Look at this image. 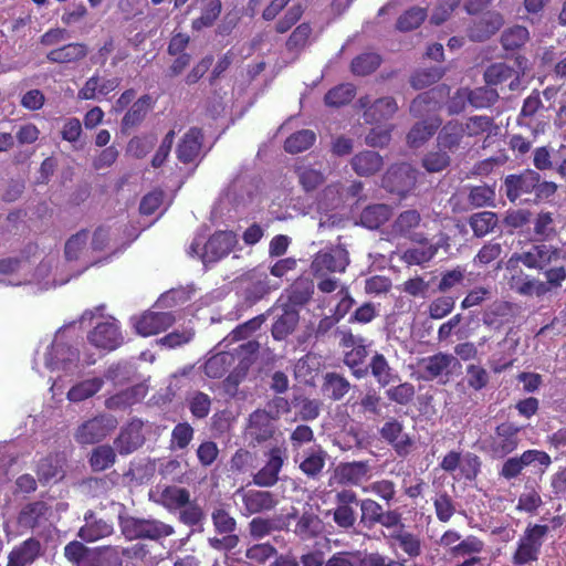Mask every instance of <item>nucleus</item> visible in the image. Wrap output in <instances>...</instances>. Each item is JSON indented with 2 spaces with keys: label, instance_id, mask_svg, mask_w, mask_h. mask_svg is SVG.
Masks as SVG:
<instances>
[{
  "label": "nucleus",
  "instance_id": "obj_1",
  "mask_svg": "<svg viewBox=\"0 0 566 566\" xmlns=\"http://www.w3.org/2000/svg\"><path fill=\"white\" fill-rule=\"evenodd\" d=\"M548 532L549 527L546 524L530 523L516 542L511 557L512 565L528 566L537 563Z\"/></svg>",
  "mask_w": 566,
  "mask_h": 566
},
{
  "label": "nucleus",
  "instance_id": "obj_2",
  "mask_svg": "<svg viewBox=\"0 0 566 566\" xmlns=\"http://www.w3.org/2000/svg\"><path fill=\"white\" fill-rule=\"evenodd\" d=\"M211 521L214 532L221 535V537H209V546L219 552H230L234 549L240 543V537L235 533L238 528L237 520L227 509L220 505L213 509L211 513Z\"/></svg>",
  "mask_w": 566,
  "mask_h": 566
},
{
  "label": "nucleus",
  "instance_id": "obj_3",
  "mask_svg": "<svg viewBox=\"0 0 566 566\" xmlns=\"http://www.w3.org/2000/svg\"><path fill=\"white\" fill-rule=\"evenodd\" d=\"M551 464L552 458L547 452L537 449H528L520 455L505 459L499 471V475L506 481H511L518 478L527 467L537 468L539 473H544Z\"/></svg>",
  "mask_w": 566,
  "mask_h": 566
},
{
  "label": "nucleus",
  "instance_id": "obj_4",
  "mask_svg": "<svg viewBox=\"0 0 566 566\" xmlns=\"http://www.w3.org/2000/svg\"><path fill=\"white\" fill-rule=\"evenodd\" d=\"M360 499L352 489H343L334 495V507L326 515H332L333 522L344 532L355 528Z\"/></svg>",
  "mask_w": 566,
  "mask_h": 566
},
{
  "label": "nucleus",
  "instance_id": "obj_5",
  "mask_svg": "<svg viewBox=\"0 0 566 566\" xmlns=\"http://www.w3.org/2000/svg\"><path fill=\"white\" fill-rule=\"evenodd\" d=\"M174 527L155 518L127 517L122 523V533L128 539L159 541L174 534Z\"/></svg>",
  "mask_w": 566,
  "mask_h": 566
},
{
  "label": "nucleus",
  "instance_id": "obj_6",
  "mask_svg": "<svg viewBox=\"0 0 566 566\" xmlns=\"http://www.w3.org/2000/svg\"><path fill=\"white\" fill-rule=\"evenodd\" d=\"M522 427L510 422L499 423L488 440V451L493 459H504L517 450Z\"/></svg>",
  "mask_w": 566,
  "mask_h": 566
},
{
  "label": "nucleus",
  "instance_id": "obj_7",
  "mask_svg": "<svg viewBox=\"0 0 566 566\" xmlns=\"http://www.w3.org/2000/svg\"><path fill=\"white\" fill-rule=\"evenodd\" d=\"M559 258V250L553 245L533 244L528 250L514 253L506 263L507 270H515L520 263L528 269L545 270Z\"/></svg>",
  "mask_w": 566,
  "mask_h": 566
},
{
  "label": "nucleus",
  "instance_id": "obj_8",
  "mask_svg": "<svg viewBox=\"0 0 566 566\" xmlns=\"http://www.w3.org/2000/svg\"><path fill=\"white\" fill-rule=\"evenodd\" d=\"M234 495L240 499L241 514L247 517L270 512L279 504L277 496L272 491L240 488Z\"/></svg>",
  "mask_w": 566,
  "mask_h": 566
},
{
  "label": "nucleus",
  "instance_id": "obj_9",
  "mask_svg": "<svg viewBox=\"0 0 566 566\" xmlns=\"http://www.w3.org/2000/svg\"><path fill=\"white\" fill-rule=\"evenodd\" d=\"M525 62L526 59L524 56L520 55L516 57V63L520 69H523L522 64ZM523 74L524 70H516L504 62H495L485 69L483 77L489 86L493 87L506 84L509 90L514 92L521 88Z\"/></svg>",
  "mask_w": 566,
  "mask_h": 566
},
{
  "label": "nucleus",
  "instance_id": "obj_10",
  "mask_svg": "<svg viewBox=\"0 0 566 566\" xmlns=\"http://www.w3.org/2000/svg\"><path fill=\"white\" fill-rule=\"evenodd\" d=\"M418 170L410 164H395L388 168L382 177V187L390 193L405 196L417 184Z\"/></svg>",
  "mask_w": 566,
  "mask_h": 566
},
{
  "label": "nucleus",
  "instance_id": "obj_11",
  "mask_svg": "<svg viewBox=\"0 0 566 566\" xmlns=\"http://www.w3.org/2000/svg\"><path fill=\"white\" fill-rule=\"evenodd\" d=\"M265 464L252 476L253 483L260 488H271L277 483L286 459V448L274 446L265 452Z\"/></svg>",
  "mask_w": 566,
  "mask_h": 566
},
{
  "label": "nucleus",
  "instance_id": "obj_12",
  "mask_svg": "<svg viewBox=\"0 0 566 566\" xmlns=\"http://www.w3.org/2000/svg\"><path fill=\"white\" fill-rule=\"evenodd\" d=\"M357 104L364 109V120L370 125L386 123L398 112L397 101L392 96H384L371 103L370 97L365 95L358 98Z\"/></svg>",
  "mask_w": 566,
  "mask_h": 566
},
{
  "label": "nucleus",
  "instance_id": "obj_13",
  "mask_svg": "<svg viewBox=\"0 0 566 566\" xmlns=\"http://www.w3.org/2000/svg\"><path fill=\"white\" fill-rule=\"evenodd\" d=\"M117 421L112 416L99 415L83 422L75 431V440L81 444H94L105 439Z\"/></svg>",
  "mask_w": 566,
  "mask_h": 566
},
{
  "label": "nucleus",
  "instance_id": "obj_14",
  "mask_svg": "<svg viewBox=\"0 0 566 566\" xmlns=\"http://www.w3.org/2000/svg\"><path fill=\"white\" fill-rule=\"evenodd\" d=\"M379 434L399 458H407L415 449V440L405 432L403 424L396 418L387 420L379 429Z\"/></svg>",
  "mask_w": 566,
  "mask_h": 566
},
{
  "label": "nucleus",
  "instance_id": "obj_15",
  "mask_svg": "<svg viewBox=\"0 0 566 566\" xmlns=\"http://www.w3.org/2000/svg\"><path fill=\"white\" fill-rule=\"evenodd\" d=\"M91 345L98 349L113 352L124 344V336L117 321L111 319L97 324L87 335Z\"/></svg>",
  "mask_w": 566,
  "mask_h": 566
},
{
  "label": "nucleus",
  "instance_id": "obj_16",
  "mask_svg": "<svg viewBox=\"0 0 566 566\" xmlns=\"http://www.w3.org/2000/svg\"><path fill=\"white\" fill-rule=\"evenodd\" d=\"M455 356L449 353L439 352L431 356L419 359V378L424 381H432L442 376L449 377L450 368L458 365Z\"/></svg>",
  "mask_w": 566,
  "mask_h": 566
},
{
  "label": "nucleus",
  "instance_id": "obj_17",
  "mask_svg": "<svg viewBox=\"0 0 566 566\" xmlns=\"http://www.w3.org/2000/svg\"><path fill=\"white\" fill-rule=\"evenodd\" d=\"M450 94V87L446 84L438 85L417 95L409 107L410 114L420 118L424 115L441 109L442 103Z\"/></svg>",
  "mask_w": 566,
  "mask_h": 566
},
{
  "label": "nucleus",
  "instance_id": "obj_18",
  "mask_svg": "<svg viewBox=\"0 0 566 566\" xmlns=\"http://www.w3.org/2000/svg\"><path fill=\"white\" fill-rule=\"evenodd\" d=\"M80 361V350L66 343H53L45 357L51 370L73 371Z\"/></svg>",
  "mask_w": 566,
  "mask_h": 566
},
{
  "label": "nucleus",
  "instance_id": "obj_19",
  "mask_svg": "<svg viewBox=\"0 0 566 566\" xmlns=\"http://www.w3.org/2000/svg\"><path fill=\"white\" fill-rule=\"evenodd\" d=\"M421 216L416 209H408L398 214L391 224V233L398 238L408 239L415 243L424 244L427 238L417 232L421 224Z\"/></svg>",
  "mask_w": 566,
  "mask_h": 566
},
{
  "label": "nucleus",
  "instance_id": "obj_20",
  "mask_svg": "<svg viewBox=\"0 0 566 566\" xmlns=\"http://www.w3.org/2000/svg\"><path fill=\"white\" fill-rule=\"evenodd\" d=\"M276 289L279 285H271L265 272L253 270L244 280L243 301L248 306H253Z\"/></svg>",
  "mask_w": 566,
  "mask_h": 566
},
{
  "label": "nucleus",
  "instance_id": "obj_21",
  "mask_svg": "<svg viewBox=\"0 0 566 566\" xmlns=\"http://www.w3.org/2000/svg\"><path fill=\"white\" fill-rule=\"evenodd\" d=\"M237 242L231 231H217L203 244L202 262H217L228 255Z\"/></svg>",
  "mask_w": 566,
  "mask_h": 566
},
{
  "label": "nucleus",
  "instance_id": "obj_22",
  "mask_svg": "<svg viewBox=\"0 0 566 566\" xmlns=\"http://www.w3.org/2000/svg\"><path fill=\"white\" fill-rule=\"evenodd\" d=\"M539 180V174L526 169L518 175H509L504 180V189L507 199L511 202H514L523 195H528L534 192V188H536V184Z\"/></svg>",
  "mask_w": 566,
  "mask_h": 566
},
{
  "label": "nucleus",
  "instance_id": "obj_23",
  "mask_svg": "<svg viewBox=\"0 0 566 566\" xmlns=\"http://www.w3.org/2000/svg\"><path fill=\"white\" fill-rule=\"evenodd\" d=\"M504 24L500 12L489 11L473 20L468 29V36L474 42H483L494 35Z\"/></svg>",
  "mask_w": 566,
  "mask_h": 566
},
{
  "label": "nucleus",
  "instance_id": "obj_24",
  "mask_svg": "<svg viewBox=\"0 0 566 566\" xmlns=\"http://www.w3.org/2000/svg\"><path fill=\"white\" fill-rule=\"evenodd\" d=\"M276 417L263 409H256L249 417V424L247 427V433L249 437L258 443L265 442L273 438L276 427Z\"/></svg>",
  "mask_w": 566,
  "mask_h": 566
},
{
  "label": "nucleus",
  "instance_id": "obj_25",
  "mask_svg": "<svg viewBox=\"0 0 566 566\" xmlns=\"http://www.w3.org/2000/svg\"><path fill=\"white\" fill-rule=\"evenodd\" d=\"M175 323L170 312H146L135 322L137 334L147 337L168 329Z\"/></svg>",
  "mask_w": 566,
  "mask_h": 566
},
{
  "label": "nucleus",
  "instance_id": "obj_26",
  "mask_svg": "<svg viewBox=\"0 0 566 566\" xmlns=\"http://www.w3.org/2000/svg\"><path fill=\"white\" fill-rule=\"evenodd\" d=\"M349 264L348 253L345 249H334L319 253L312 263L316 276L326 275L328 272H344Z\"/></svg>",
  "mask_w": 566,
  "mask_h": 566
},
{
  "label": "nucleus",
  "instance_id": "obj_27",
  "mask_svg": "<svg viewBox=\"0 0 566 566\" xmlns=\"http://www.w3.org/2000/svg\"><path fill=\"white\" fill-rule=\"evenodd\" d=\"M144 422L139 419L130 420L122 428L114 444L120 454H129L142 447L145 442L143 434Z\"/></svg>",
  "mask_w": 566,
  "mask_h": 566
},
{
  "label": "nucleus",
  "instance_id": "obj_28",
  "mask_svg": "<svg viewBox=\"0 0 566 566\" xmlns=\"http://www.w3.org/2000/svg\"><path fill=\"white\" fill-rule=\"evenodd\" d=\"M392 548H399L409 559H416L422 554V541L418 534L405 528L391 531L385 536Z\"/></svg>",
  "mask_w": 566,
  "mask_h": 566
},
{
  "label": "nucleus",
  "instance_id": "obj_29",
  "mask_svg": "<svg viewBox=\"0 0 566 566\" xmlns=\"http://www.w3.org/2000/svg\"><path fill=\"white\" fill-rule=\"evenodd\" d=\"M119 77L101 78L97 74L88 77L83 87L78 90L80 99H96L98 96H106L120 85Z\"/></svg>",
  "mask_w": 566,
  "mask_h": 566
},
{
  "label": "nucleus",
  "instance_id": "obj_30",
  "mask_svg": "<svg viewBox=\"0 0 566 566\" xmlns=\"http://www.w3.org/2000/svg\"><path fill=\"white\" fill-rule=\"evenodd\" d=\"M202 142V130L198 127L189 128L177 146L178 160L182 164L193 163L200 154Z\"/></svg>",
  "mask_w": 566,
  "mask_h": 566
},
{
  "label": "nucleus",
  "instance_id": "obj_31",
  "mask_svg": "<svg viewBox=\"0 0 566 566\" xmlns=\"http://www.w3.org/2000/svg\"><path fill=\"white\" fill-rule=\"evenodd\" d=\"M464 137L462 123L458 119H451L440 128L437 136V146L449 153H454L461 147Z\"/></svg>",
  "mask_w": 566,
  "mask_h": 566
},
{
  "label": "nucleus",
  "instance_id": "obj_32",
  "mask_svg": "<svg viewBox=\"0 0 566 566\" xmlns=\"http://www.w3.org/2000/svg\"><path fill=\"white\" fill-rule=\"evenodd\" d=\"M40 553V541L30 537L9 553L7 566H29L39 557Z\"/></svg>",
  "mask_w": 566,
  "mask_h": 566
},
{
  "label": "nucleus",
  "instance_id": "obj_33",
  "mask_svg": "<svg viewBox=\"0 0 566 566\" xmlns=\"http://www.w3.org/2000/svg\"><path fill=\"white\" fill-rule=\"evenodd\" d=\"M196 3L200 14L191 22L192 31L200 32L213 27L222 11L221 0H197Z\"/></svg>",
  "mask_w": 566,
  "mask_h": 566
},
{
  "label": "nucleus",
  "instance_id": "obj_34",
  "mask_svg": "<svg viewBox=\"0 0 566 566\" xmlns=\"http://www.w3.org/2000/svg\"><path fill=\"white\" fill-rule=\"evenodd\" d=\"M327 453L317 446L307 450L298 464L301 472L312 480H318L326 464Z\"/></svg>",
  "mask_w": 566,
  "mask_h": 566
},
{
  "label": "nucleus",
  "instance_id": "obj_35",
  "mask_svg": "<svg viewBox=\"0 0 566 566\" xmlns=\"http://www.w3.org/2000/svg\"><path fill=\"white\" fill-rule=\"evenodd\" d=\"M324 531V523L312 509L304 511L294 526V534L302 541L313 539Z\"/></svg>",
  "mask_w": 566,
  "mask_h": 566
},
{
  "label": "nucleus",
  "instance_id": "obj_36",
  "mask_svg": "<svg viewBox=\"0 0 566 566\" xmlns=\"http://www.w3.org/2000/svg\"><path fill=\"white\" fill-rule=\"evenodd\" d=\"M87 53L88 48L85 43L72 42L51 50L46 54V59L51 63H76L83 60L87 55Z\"/></svg>",
  "mask_w": 566,
  "mask_h": 566
},
{
  "label": "nucleus",
  "instance_id": "obj_37",
  "mask_svg": "<svg viewBox=\"0 0 566 566\" xmlns=\"http://www.w3.org/2000/svg\"><path fill=\"white\" fill-rule=\"evenodd\" d=\"M350 165L353 170L361 177H368L377 174L384 166L382 157L373 150H364L356 154Z\"/></svg>",
  "mask_w": 566,
  "mask_h": 566
},
{
  "label": "nucleus",
  "instance_id": "obj_38",
  "mask_svg": "<svg viewBox=\"0 0 566 566\" xmlns=\"http://www.w3.org/2000/svg\"><path fill=\"white\" fill-rule=\"evenodd\" d=\"M352 385L343 375L329 371L323 377L322 391L333 401L342 400L350 390Z\"/></svg>",
  "mask_w": 566,
  "mask_h": 566
},
{
  "label": "nucleus",
  "instance_id": "obj_39",
  "mask_svg": "<svg viewBox=\"0 0 566 566\" xmlns=\"http://www.w3.org/2000/svg\"><path fill=\"white\" fill-rule=\"evenodd\" d=\"M392 209L385 203L369 205L363 209L359 220L360 224L367 229L376 230L385 224L391 217Z\"/></svg>",
  "mask_w": 566,
  "mask_h": 566
},
{
  "label": "nucleus",
  "instance_id": "obj_40",
  "mask_svg": "<svg viewBox=\"0 0 566 566\" xmlns=\"http://www.w3.org/2000/svg\"><path fill=\"white\" fill-rule=\"evenodd\" d=\"M366 367H368V373L371 374L377 384L382 388L399 378L389 365L387 358L380 353H375Z\"/></svg>",
  "mask_w": 566,
  "mask_h": 566
},
{
  "label": "nucleus",
  "instance_id": "obj_41",
  "mask_svg": "<svg viewBox=\"0 0 566 566\" xmlns=\"http://www.w3.org/2000/svg\"><path fill=\"white\" fill-rule=\"evenodd\" d=\"M314 293V283L306 277L296 279L289 289L285 290L287 306H303L310 302Z\"/></svg>",
  "mask_w": 566,
  "mask_h": 566
},
{
  "label": "nucleus",
  "instance_id": "obj_42",
  "mask_svg": "<svg viewBox=\"0 0 566 566\" xmlns=\"http://www.w3.org/2000/svg\"><path fill=\"white\" fill-rule=\"evenodd\" d=\"M151 104L153 98L148 94L135 101L122 118V129L127 130L140 125L150 111Z\"/></svg>",
  "mask_w": 566,
  "mask_h": 566
},
{
  "label": "nucleus",
  "instance_id": "obj_43",
  "mask_svg": "<svg viewBox=\"0 0 566 566\" xmlns=\"http://www.w3.org/2000/svg\"><path fill=\"white\" fill-rule=\"evenodd\" d=\"M370 471L367 461H353L340 463L337 468V475L342 483L358 485L365 481Z\"/></svg>",
  "mask_w": 566,
  "mask_h": 566
},
{
  "label": "nucleus",
  "instance_id": "obj_44",
  "mask_svg": "<svg viewBox=\"0 0 566 566\" xmlns=\"http://www.w3.org/2000/svg\"><path fill=\"white\" fill-rule=\"evenodd\" d=\"M300 321L298 311L294 307L285 305L283 308V313L276 318V321L272 325V336L276 340L285 339L290 334H292L297 326Z\"/></svg>",
  "mask_w": 566,
  "mask_h": 566
},
{
  "label": "nucleus",
  "instance_id": "obj_45",
  "mask_svg": "<svg viewBox=\"0 0 566 566\" xmlns=\"http://www.w3.org/2000/svg\"><path fill=\"white\" fill-rule=\"evenodd\" d=\"M64 459L55 453L41 459L36 465V475L41 483H49L63 476Z\"/></svg>",
  "mask_w": 566,
  "mask_h": 566
},
{
  "label": "nucleus",
  "instance_id": "obj_46",
  "mask_svg": "<svg viewBox=\"0 0 566 566\" xmlns=\"http://www.w3.org/2000/svg\"><path fill=\"white\" fill-rule=\"evenodd\" d=\"M368 356L366 342L345 352L344 364L350 369L352 375L361 379L368 375V367L365 366V360Z\"/></svg>",
  "mask_w": 566,
  "mask_h": 566
},
{
  "label": "nucleus",
  "instance_id": "obj_47",
  "mask_svg": "<svg viewBox=\"0 0 566 566\" xmlns=\"http://www.w3.org/2000/svg\"><path fill=\"white\" fill-rule=\"evenodd\" d=\"M48 511L49 506L43 501L28 503L18 515V524L24 528L33 530L40 525Z\"/></svg>",
  "mask_w": 566,
  "mask_h": 566
},
{
  "label": "nucleus",
  "instance_id": "obj_48",
  "mask_svg": "<svg viewBox=\"0 0 566 566\" xmlns=\"http://www.w3.org/2000/svg\"><path fill=\"white\" fill-rule=\"evenodd\" d=\"M237 357L229 352H221L211 356L203 366L205 374L209 378H222L234 365Z\"/></svg>",
  "mask_w": 566,
  "mask_h": 566
},
{
  "label": "nucleus",
  "instance_id": "obj_49",
  "mask_svg": "<svg viewBox=\"0 0 566 566\" xmlns=\"http://www.w3.org/2000/svg\"><path fill=\"white\" fill-rule=\"evenodd\" d=\"M511 276L507 280L510 289L523 296H537L538 280L531 279L522 269L518 266L515 270H509Z\"/></svg>",
  "mask_w": 566,
  "mask_h": 566
},
{
  "label": "nucleus",
  "instance_id": "obj_50",
  "mask_svg": "<svg viewBox=\"0 0 566 566\" xmlns=\"http://www.w3.org/2000/svg\"><path fill=\"white\" fill-rule=\"evenodd\" d=\"M441 125L439 117L432 120H422L416 123L407 135L408 143L412 147H418L429 140Z\"/></svg>",
  "mask_w": 566,
  "mask_h": 566
},
{
  "label": "nucleus",
  "instance_id": "obj_51",
  "mask_svg": "<svg viewBox=\"0 0 566 566\" xmlns=\"http://www.w3.org/2000/svg\"><path fill=\"white\" fill-rule=\"evenodd\" d=\"M530 40V32L524 25H513L505 29L501 34V45L504 51H517Z\"/></svg>",
  "mask_w": 566,
  "mask_h": 566
},
{
  "label": "nucleus",
  "instance_id": "obj_52",
  "mask_svg": "<svg viewBox=\"0 0 566 566\" xmlns=\"http://www.w3.org/2000/svg\"><path fill=\"white\" fill-rule=\"evenodd\" d=\"M316 142V134L311 129H301L291 134L283 148L287 154L295 155L310 149Z\"/></svg>",
  "mask_w": 566,
  "mask_h": 566
},
{
  "label": "nucleus",
  "instance_id": "obj_53",
  "mask_svg": "<svg viewBox=\"0 0 566 566\" xmlns=\"http://www.w3.org/2000/svg\"><path fill=\"white\" fill-rule=\"evenodd\" d=\"M103 385L104 380L98 377L85 379L72 386L66 397L72 402H81L97 394Z\"/></svg>",
  "mask_w": 566,
  "mask_h": 566
},
{
  "label": "nucleus",
  "instance_id": "obj_54",
  "mask_svg": "<svg viewBox=\"0 0 566 566\" xmlns=\"http://www.w3.org/2000/svg\"><path fill=\"white\" fill-rule=\"evenodd\" d=\"M294 172L301 187L306 192L317 189L325 181V176L319 169H315L304 164L295 165Z\"/></svg>",
  "mask_w": 566,
  "mask_h": 566
},
{
  "label": "nucleus",
  "instance_id": "obj_55",
  "mask_svg": "<svg viewBox=\"0 0 566 566\" xmlns=\"http://www.w3.org/2000/svg\"><path fill=\"white\" fill-rule=\"evenodd\" d=\"M381 62L382 59L378 53L365 52L352 60L350 71L356 76H367L374 73Z\"/></svg>",
  "mask_w": 566,
  "mask_h": 566
},
{
  "label": "nucleus",
  "instance_id": "obj_56",
  "mask_svg": "<svg viewBox=\"0 0 566 566\" xmlns=\"http://www.w3.org/2000/svg\"><path fill=\"white\" fill-rule=\"evenodd\" d=\"M499 223L497 214L493 211H482L473 213L469 219V224L473 234L478 238L485 237L492 232Z\"/></svg>",
  "mask_w": 566,
  "mask_h": 566
},
{
  "label": "nucleus",
  "instance_id": "obj_57",
  "mask_svg": "<svg viewBox=\"0 0 566 566\" xmlns=\"http://www.w3.org/2000/svg\"><path fill=\"white\" fill-rule=\"evenodd\" d=\"M356 95V87L352 83H342L331 90L324 96V103L329 107H340L350 103Z\"/></svg>",
  "mask_w": 566,
  "mask_h": 566
},
{
  "label": "nucleus",
  "instance_id": "obj_58",
  "mask_svg": "<svg viewBox=\"0 0 566 566\" xmlns=\"http://www.w3.org/2000/svg\"><path fill=\"white\" fill-rule=\"evenodd\" d=\"M113 524L104 520H96L86 523L78 531V537L84 542L92 543L112 535Z\"/></svg>",
  "mask_w": 566,
  "mask_h": 566
},
{
  "label": "nucleus",
  "instance_id": "obj_59",
  "mask_svg": "<svg viewBox=\"0 0 566 566\" xmlns=\"http://www.w3.org/2000/svg\"><path fill=\"white\" fill-rule=\"evenodd\" d=\"M469 104L474 108H490L500 98V95L492 86H480L473 90L468 88Z\"/></svg>",
  "mask_w": 566,
  "mask_h": 566
},
{
  "label": "nucleus",
  "instance_id": "obj_60",
  "mask_svg": "<svg viewBox=\"0 0 566 566\" xmlns=\"http://www.w3.org/2000/svg\"><path fill=\"white\" fill-rule=\"evenodd\" d=\"M189 501L190 492L185 488L167 486L161 492V503L169 511L181 510Z\"/></svg>",
  "mask_w": 566,
  "mask_h": 566
},
{
  "label": "nucleus",
  "instance_id": "obj_61",
  "mask_svg": "<svg viewBox=\"0 0 566 566\" xmlns=\"http://www.w3.org/2000/svg\"><path fill=\"white\" fill-rule=\"evenodd\" d=\"M115 460L114 449L108 444H102L92 450L88 462L93 471L99 472L111 468Z\"/></svg>",
  "mask_w": 566,
  "mask_h": 566
},
{
  "label": "nucleus",
  "instance_id": "obj_62",
  "mask_svg": "<svg viewBox=\"0 0 566 566\" xmlns=\"http://www.w3.org/2000/svg\"><path fill=\"white\" fill-rule=\"evenodd\" d=\"M139 401V389L130 387L124 389L105 400V407L108 410H125Z\"/></svg>",
  "mask_w": 566,
  "mask_h": 566
},
{
  "label": "nucleus",
  "instance_id": "obj_63",
  "mask_svg": "<svg viewBox=\"0 0 566 566\" xmlns=\"http://www.w3.org/2000/svg\"><path fill=\"white\" fill-rule=\"evenodd\" d=\"M360 510V524H363L367 528H373L378 525L379 516H381L384 507L376 500L366 497L360 500V504L358 505Z\"/></svg>",
  "mask_w": 566,
  "mask_h": 566
},
{
  "label": "nucleus",
  "instance_id": "obj_64",
  "mask_svg": "<svg viewBox=\"0 0 566 566\" xmlns=\"http://www.w3.org/2000/svg\"><path fill=\"white\" fill-rule=\"evenodd\" d=\"M464 380L469 389L482 391L490 384V374L479 364H469L465 367Z\"/></svg>",
  "mask_w": 566,
  "mask_h": 566
}]
</instances>
